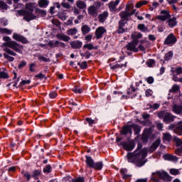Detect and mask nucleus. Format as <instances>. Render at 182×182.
<instances>
[{
  "label": "nucleus",
  "instance_id": "f257e3e1",
  "mask_svg": "<svg viewBox=\"0 0 182 182\" xmlns=\"http://www.w3.org/2000/svg\"><path fill=\"white\" fill-rule=\"evenodd\" d=\"M4 41V46H6L4 48V51L6 52L4 53V56L5 59H7L9 62H14L15 60V58L12 56H16L17 54L15 52H18V53H22L21 46L15 41H11V38L8 36H5L3 38ZM12 49V50H11ZM15 52H14V51ZM11 56H10V55Z\"/></svg>",
  "mask_w": 182,
  "mask_h": 182
},
{
  "label": "nucleus",
  "instance_id": "49530a36",
  "mask_svg": "<svg viewBox=\"0 0 182 182\" xmlns=\"http://www.w3.org/2000/svg\"><path fill=\"white\" fill-rule=\"evenodd\" d=\"M138 29L141 31V32H146L147 31V27L144 24H139Z\"/></svg>",
  "mask_w": 182,
  "mask_h": 182
},
{
  "label": "nucleus",
  "instance_id": "603ef678",
  "mask_svg": "<svg viewBox=\"0 0 182 182\" xmlns=\"http://www.w3.org/2000/svg\"><path fill=\"white\" fill-rule=\"evenodd\" d=\"M170 173L172 174V176H177L180 174V171L178 169L172 168L170 170Z\"/></svg>",
  "mask_w": 182,
  "mask_h": 182
},
{
  "label": "nucleus",
  "instance_id": "a18cd8bd",
  "mask_svg": "<svg viewBox=\"0 0 182 182\" xmlns=\"http://www.w3.org/2000/svg\"><path fill=\"white\" fill-rule=\"evenodd\" d=\"M68 35H76L77 33V29L76 28H70L67 31Z\"/></svg>",
  "mask_w": 182,
  "mask_h": 182
},
{
  "label": "nucleus",
  "instance_id": "13d9d810",
  "mask_svg": "<svg viewBox=\"0 0 182 182\" xmlns=\"http://www.w3.org/2000/svg\"><path fill=\"white\" fill-rule=\"evenodd\" d=\"M58 96V93H56V92H51L49 94V97L50 99H55V97H56Z\"/></svg>",
  "mask_w": 182,
  "mask_h": 182
},
{
  "label": "nucleus",
  "instance_id": "3c124183",
  "mask_svg": "<svg viewBox=\"0 0 182 182\" xmlns=\"http://www.w3.org/2000/svg\"><path fill=\"white\" fill-rule=\"evenodd\" d=\"M58 18L61 19V21H66V14L63 12L58 13Z\"/></svg>",
  "mask_w": 182,
  "mask_h": 182
},
{
  "label": "nucleus",
  "instance_id": "4be33fe9",
  "mask_svg": "<svg viewBox=\"0 0 182 182\" xmlns=\"http://www.w3.org/2000/svg\"><path fill=\"white\" fill-rule=\"evenodd\" d=\"M120 4L119 0H116L115 1H111L109 4V11H114L116 9V6Z\"/></svg>",
  "mask_w": 182,
  "mask_h": 182
},
{
  "label": "nucleus",
  "instance_id": "e2e57ef3",
  "mask_svg": "<svg viewBox=\"0 0 182 182\" xmlns=\"http://www.w3.org/2000/svg\"><path fill=\"white\" fill-rule=\"evenodd\" d=\"M145 95H146V97H150V96H151V95H153V91L151 90H147L145 92Z\"/></svg>",
  "mask_w": 182,
  "mask_h": 182
},
{
  "label": "nucleus",
  "instance_id": "5701e85b",
  "mask_svg": "<svg viewBox=\"0 0 182 182\" xmlns=\"http://www.w3.org/2000/svg\"><path fill=\"white\" fill-rule=\"evenodd\" d=\"M56 38L60 41H63L64 42H69V41H70V37L65 34H58Z\"/></svg>",
  "mask_w": 182,
  "mask_h": 182
},
{
  "label": "nucleus",
  "instance_id": "f03ea898",
  "mask_svg": "<svg viewBox=\"0 0 182 182\" xmlns=\"http://www.w3.org/2000/svg\"><path fill=\"white\" fill-rule=\"evenodd\" d=\"M141 144H138L136 151L127 155L129 162L135 163L137 167H141L146 164L144 159L147 156V148L141 149Z\"/></svg>",
  "mask_w": 182,
  "mask_h": 182
},
{
  "label": "nucleus",
  "instance_id": "c03bdc74",
  "mask_svg": "<svg viewBox=\"0 0 182 182\" xmlns=\"http://www.w3.org/2000/svg\"><path fill=\"white\" fill-rule=\"evenodd\" d=\"M147 4H149V2L147 1H139L135 6L136 8H141V6H143V5H147Z\"/></svg>",
  "mask_w": 182,
  "mask_h": 182
},
{
  "label": "nucleus",
  "instance_id": "dca6fc26",
  "mask_svg": "<svg viewBox=\"0 0 182 182\" xmlns=\"http://www.w3.org/2000/svg\"><path fill=\"white\" fill-rule=\"evenodd\" d=\"M122 146L124 149V150H127V151H132L133 149L135 147V144L134 141H130V142H123Z\"/></svg>",
  "mask_w": 182,
  "mask_h": 182
},
{
  "label": "nucleus",
  "instance_id": "2eb2a0df",
  "mask_svg": "<svg viewBox=\"0 0 182 182\" xmlns=\"http://www.w3.org/2000/svg\"><path fill=\"white\" fill-rule=\"evenodd\" d=\"M127 22H126L124 20H121L119 22V28H118V33H123L124 32H126L127 31V28H126V24Z\"/></svg>",
  "mask_w": 182,
  "mask_h": 182
},
{
  "label": "nucleus",
  "instance_id": "79ce46f5",
  "mask_svg": "<svg viewBox=\"0 0 182 182\" xmlns=\"http://www.w3.org/2000/svg\"><path fill=\"white\" fill-rule=\"evenodd\" d=\"M147 106L149 107V109H153L154 110H157V109H159V107H160V104H159V103H155L154 105L149 104Z\"/></svg>",
  "mask_w": 182,
  "mask_h": 182
},
{
  "label": "nucleus",
  "instance_id": "393cba45",
  "mask_svg": "<svg viewBox=\"0 0 182 182\" xmlns=\"http://www.w3.org/2000/svg\"><path fill=\"white\" fill-rule=\"evenodd\" d=\"M86 164L88 167H91V168H93V166L95 165V161H93V159L90 156H86Z\"/></svg>",
  "mask_w": 182,
  "mask_h": 182
},
{
  "label": "nucleus",
  "instance_id": "0e129e2a",
  "mask_svg": "<svg viewBox=\"0 0 182 182\" xmlns=\"http://www.w3.org/2000/svg\"><path fill=\"white\" fill-rule=\"evenodd\" d=\"M86 122H87L90 126H92L95 123V120L92 119L91 118H86Z\"/></svg>",
  "mask_w": 182,
  "mask_h": 182
},
{
  "label": "nucleus",
  "instance_id": "f704fd0d",
  "mask_svg": "<svg viewBox=\"0 0 182 182\" xmlns=\"http://www.w3.org/2000/svg\"><path fill=\"white\" fill-rule=\"evenodd\" d=\"M142 36L143 35L141 33H134L132 34V38L133 39V41H134V39L139 41L138 39H140V38H141Z\"/></svg>",
  "mask_w": 182,
  "mask_h": 182
},
{
  "label": "nucleus",
  "instance_id": "c85d7f7f",
  "mask_svg": "<svg viewBox=\"0 0 182 182\" xmlns=\"http://www.w3.org/2000/svg\"><path fill=\"white\" fill-rule=\"evenodd\" d=\"M171 139H173V136L168 133H164L162 140L164 141H171Z\"/></svg>",
  "mask_w": 182,
  "mask_h": 182
},
{
  "label": "nucleus",
  "instance_id": "37998d69",
  "mask_svg": "<svg viewBox=\"0 0 182 182\" xmlns=\"http://www.w3.org/2000/svg\"><path fill=\"white\" fill-rule=\"evenodd\" d=\"M78 66H80V69H87V62L83 61L82 63H77Z\"/></svg>",
  "mask_w": 182,
  "mask_h": 182
},
{
  "label": "nucleus",
  "instance_id": "bb28decb",
  "mask_svg": "<svg viewBox=\"0 0 182 182\" xmlns=\"http://www.w3.org/2000/svg\"><path fill=\"white\" fill-rule=\"evenodd\" d=\"M48 5H49V1L48 0H39L38 6L40 8H47Z\"/></svg>",
  "mask_w": 182,
  "mask_h": 182
},
{
  "label": "nucleus",
  "instance_id": "e433bc0d",
  "mask_svg": "<svg viewBox=\"0 0 182 182\" xmlns=\"http://www.w3.org/2000/svg\"><path fill=\"white\" fill-rule=\"evenodd\" d=\"M48 46H50V48H58V41H50L48 43Z\"/></svg>",
  "mask_w": 182,
  "mask_h": 182
},
{
  "label": "nucleus",
  "instance_id": "473e14b6",
  "mask_svg": "<svg viewBox=\"0 0 182 182\" xmlns=\"http://www.w3.org/2000/svg\"><path fill=\"white\" fill-rule=\"evenodd\" d=\"M35 8V4L28 3L26 4V11H29V12H33V9Z\"/></svg>",
  "mask_w": 182,
  "mask_h": 182
},
{
  "label": "nucleus",
  "instance_id": "09e8293b",
  "mask_svg": "<svg viewBox=\"0 0 182 182\" xmlns=\"http://www.w3.org/2000/svg\"><path fill=\"white\" fill-rule=\"evenodd\" d=\"M29 70L30 72L33 73V72H36V64L32 63L29 65Z\"/></svg>",
  "mask_w": 182,
  "mask_h": 182
},
{
  "label": "nucleus",
  "instance_id": "a211bd4d",
  "mask_svg": "<svg viewBox=\"0 0 182 182\" xmlns=\"http://www.w3.org/2000/svg\"><path fill=\"white\" fill-rule=\"evenodd\" d=\"M160 143H161V141L159 139H156L149 148V151L150 153H153V151H155V150L158 149L159 146H160Z\"/></svg>",
  "mask_w": 182,
  "mask_h": 182
},
{
  "label": "nucleus",
  "instance_id": "ddd939ff",
  "mask_svg": "<svg viewBox=\"0 0 182 182\" xmlns=\"http://www.w3.org/2000/svg\"><path fill=\"white\" fill-rule=\"evenodd\" d=\"M107 18H109V11H105L97 16V19L100 23H105L106 21H107Z\"/></svg>",
  "mask_w": 182,
  "mask_h": 182
},
{
  "label": "nucleus",
  "instance_id": "c9c22d12",
  "mask_svg": "<svg viewBox=\"0 0 182 182\" xmlns=\"http://www.w3.org/2000/svg\"><path fill=\"white\" fill-rule=\"evenodd\" d=\"M119 16L122 18V19H127V18L129 16V11H122L119 13Z\"/></svg>",
  "mask_w": 182,
  "mask_h": 182
},
{
  "label": "nucleus",
  "instance_id": "5fc2aeb1",
  "mask_svg": "<svg viewBox=\"0 0 182 182\" xmlns=\"http://www.w3.org/2000/svg\"><path fill=\"white\" fill-rule=\"evenodd\" d=\"M50 170H52V167L50 166V165H47L44 168L43 171L44 173H50Z\"/></svg>",
  "mask_w": 182,
  "mask_h": 182
},
{
  "label": "nucleus",
  "instance_id": "8fccbe9b",
  "mask_svg": "<svg viewBox=\"0 0 182 182\" xmlns=\"http://www.w3.org/2000/svg\"><path fill=\"white\" fill-rule=\"evenodd\" d=\"M0 9H8V5L2 0H0Z\"/></svg>",
  "mask_w": 182,
  "mask_h": 182
},
{
  "label": "nucleus",
  "instance_id": "2f4dec72",
  "mask_svg": "<svg viewBox=\"0 0 182 182\" xmlns=\"http://www.w3.org/2000/svg\"><path fill=\"white\" fill-rule=\"evenodd\" d=\"M132 129H134V132L135 133V134H139V133H140L141 129L140 128V126L136 124H133L131 125Z\"/></svg>",
  "mask_w": 182,
  "mask_h": 182
},
{
  "label": "nucleus",
  "instance_id": "f3484780",
  "mask_svg": "<svg viewBox=\"0 0 182 182\" xmlns=\"http://www.w3.org/2000/svg\"><path fill=\"white\" fill-rule=\"evenodd\" d=\"M166 23H168V26L169 28H174V26H177V18L171 17L166 21Z\"/></svg>",
  "mask_w": 182,
  "mask_h": 182
},
{
  "label": "nucleus",
  "instance_id": "1a4fd4ad",
  "mask_svg": "<svg viewBox=\"0 0 182 182\" xmlns=\"http://www.w3.org/2000/svg\"><path fill=\"white\" fill-rule=\"evenodd\" d=\"M20 13L24 16L23 19L27 22H30V21H33V19H36V16L32 14V11L23 10L20 11Z\"/></svg>",
  "mask_w": 182,
  "mask_h": 182
},
{
  "label": "nucleus",
  "instance_id": "6e6d98bb",
  "mask_svg": "<svg viewBox=\"0 0 182 182\" xmlns=\"http://www.w3.org/2000/svg\"><path fill=\"white\" fill-rule=\"evenodd\" d=\"M154 63H156V61L153 59H150L147 61V65L149 68H151Z\"/></svg>",
  "mask_w": 182,
  "mask_h": 182
},
{
  "label": "nucleus",
  "instance_id": "aec40b11",
  "mask_svg": "<svg viewBox=\"0 0 182 182\" xmlns=\"http://www.w3.org/2000/svg\"><path fill=\"white\" fill-rule=\"evenodd\" d=\"M83 45V43L80 41H74L70 43V46L73 49H80Z\"/></svg>",
  "mask_w": 182,
  "mask_h": 182
},
{
  "label": "nucleus",
  "instance_id": "20e7f679",
  "mask_svg": "<svg viewBox=\"0 0 182 182\" xmlns=\"http://www.w3.org/2000/svg\"><path fill=\"white\" fill-rule=\"evenodd\" d=\"M100 8V3L93 4L92 6H90L87 9L88 15H90V16H92L93 18L97 17L99 15V9Z\"/></svg>",
  "mask_w": 182,
  "mask_h": 182
},
{
  "label": "nucleus",
  "instance_id": "7ed1b4c3",
  "mask_svg": "<svg viewBox=\"0 0 182 182\" xmlns=\"http://www.w3.org/2000/svg\"><path fill=\"white\" fill-rule=\"evenodd\" d=\"M151 180L153 181H159V180H164L165 181H171V177L164 171H159L152 173Z\"/></svg>",
  "mask_w": 182,
  "mask_h": 182
},
{
  "label": "nucleus",
  "instance_id": "338daca9",
  "mask_svg": "<svg viewBox=\"0 0 182 182\" xmlns=\"http://www.w3.org/2000/svg\"><path fill=\"white\" fill-rule=\"evenodd\" d=\"M83 178H78L76 180H73V182H84Z\"/></svg>",
  "mask_w": 182,
  "mask_h": 182
},
{
  "label": "nucleus",
  "instance_id": "680f3d73",
  "mask_svg": "<svg viewBox=\"0 0 182 182\" xmlns=\"http://www.w3.org/2000/svg\"><path fill=\"white\" fill-rule=\"evenodd\" d=\"M24 66H26V61L22 60L18 65V69H22Z\"/></svg>",
  "mask_w": 182,
  "mask_h": 182
},
{
  "label": "nucleus",
  "instance_id": "a878e982",
  "mask_svg": "<svg viewBox=\"0 0 182 182\" xmlns=\"http://www.w3.org/2000/svg\"><path fill=\"white\" fill-rule=\"evenodd\" d=\"M171 72L173 73V75H181L182 68L181 67L176 68H171Z\"/></svg>",
  "mask_w": 182,
  "mask_h": 182
},
{
  "label": "nucleus",
  "instance_id": "6e6552de",
  "mask_svg": "<svg viewBox=\"0 0 182 182\" xmlns=\"http://www.w3.org/2000/svg\"><path fill=\"white\" fill-rule=\"evenodd\" d=\"M154 126L153 125L149 129H146L142 134L141 140L144 143H147L149 141V138L151 136V133H153V129Z\"/></svg>",
  "mask_w": 182,
  "mask_h": 182
},
{
  "label": "nucleus",
  "instance_id": "4c0bfd02",
  "mask_svg": "<svg viewBox=\"0 0 182 182\" xmlns=\"http://www.w3.org/2000/svg\"><path fill=\"white\" fill-rule=\"evenodd\" d=\"M178 90H180V86L177 85H173L171 89L169 90V92L173 93V92H178Z\"/></svg>",
  "mask_w": 182,
  "mask_h": 182
},
{
  "label": "nucleus",
  "instance_id": "72a5a7b5",
  "mask_svg": "<svg viewBox=\"0 0 182 182\" xmlns=\"http://www.w3.org/2000/svg\"><path fill=\"white\" fill-rule=\"evenodd\" d=\"M92 168H95V170H102V168H103V163L102 162L95 163L94 166H92Z\"/></svg>",
  "mask_w": 182,
  "mask_h": 182
},
{
  "label": "nucleus",
  "instance_id": "c756f323",
  "mask_svg": "<svg viewBox=\"0 0 182 182\" xmlns=\"http://www.w3.org/2000/svg\"><path fill=\"white\" fill-rule=\"evenodd\" d=\"M173 112H174V113H176V114H180V113H181L182 112V107L180 105H173Z\"/></svg>",
  "mask_w": 182,
  "mask_h": 182
},
{
  "label": "nucleus",
  "instance_id": "b1692460",
  "mask_svg": "<svg viewBox=\"0 0 182 182\" xmlns=\"http://www.w3.org/2000/svg\"><path fill=\"white\" fill-rule=\"evenodd\" d=\"M174 132L175 133H176V134H179V135L182 134V121L178 123V125L174 129Z\"/></svg>",
  "mask_w": 182,
  "mask_h": 182
},
{
  "label": "nucleus",
  "instance_id": "7c9ffc66",
  "mask_svg": "<svg viewBox=\"0 0 182 182\" xmlns=\"http://www.w3.org/2000/svg\"><path fill=\"white\" fill-rule=\"evenodd\" d=\"M81 31L82 33V35H86L87 33H89L90 32V27L87 25H84L81 28Z\"/></svg>",
  "mask_w": 182,
  "mask_h": 182
},
{
  "label": "nucleus",
  "instance_id": "69168bd1",
  "mask_svg": "<svg viewBox=\"0 0 182 182\" xmlns=\"http://www.w3.org/2000/svg\"><path fill=\"white\" fill-rule=\"evenodd\" d=\"M38 59L39 60H43V62H49V59L42 55H38Z\"/></svg>",
  "mask_w": 182,
  "mask_h": 182
},
{
  "label": "nucleus",
  "instance_id": "4d7b16f0",
  "mask_svg": "<svg viewBox=\"0 0 182 182\" xmlns=\"http://www.w3.org/2000/svg\"><path fill=\"white\" fill-rule=\"evenodd\" d=\"M61 6L63 8H65V9H69V8H70V4H69V3H68V2L61 3Z\"/></svg>",
  "mask_w": 182,
  "mask_h": 182
},
{
  "label": "nucleus",
  "instance_id": "774afa93",
  "mask_svg": "<svg viewBox=\"0 0 182 182\" xmlns=\"http://www.w3.org/2000/svg\"><path fill=\"white\" fill-rule=\"evenodd\" d=\"M135 182H147V178H139L137 179Z\"/></svg>",
  "mask_w": 182,
  "mask_h": 182
},
{
  "label": "nucleus",
  "instance_id": "39448f33",
  "mask_svg": "<svg viewBox=\"0 0 182 182\" xmlns=\"http://www.w3.org/2000/svg\"><path fill=\"white\" fill-rule=\"evenodd\" d=\"M158 116L159 119H164L165 123H171V122H174V116L170 112H161L159 113Z\"/></svg>",
  "mask_w": 182,
  "mask_h": 182
},
{
  "label": "nucleus",
  "instance_id": "052dcab7",
  "mask_svg": "<svg viewBox=\"0 0 182 182\" xmlns=\"http://www.w3.org/2000/svg\"><path fill=\"white\" fill-rule=\"evenodd\" d=\"M146 82L149 85H151L154 82V78H153V77H149L148 78H146Z\"/></svg>",
  "mask_w": 182,
  "mask_h": 182
},
{
  "label": "nucleus",
  "instance_id": "9d476101",
  "mask_svg": "<svg viewBox=\"0 0 182 182\" xmlns=\"http://www.w3.org/2000/svg\"><path fill=\"white\" fill-rule=\"evenodd\" d=\"M12 38L13 39H14V41H16L17 42H21V43H23V44L28 43V42L26 38L16 33H13Z\"/></svg>",
  "mask_w": 182,
  "mask_h": 182
},
{
  "label": "nucleus",
  "instance_id": "412c9836",
  "mask_svg": "<svg viewBox=\"0 0 182 182\" xmlns=\"http://www.w3.org/2000/svg\"><path fill=\"white\" fill-rule=\"evenodd\" d=\"M164 159L168 160V161H177L178 160L177 156L168 154L164 155Z\"/></svg>",
  "mask_w": 182,
  "mask_h": 182
},
{
  "label": "nucleus",
  "instance_id": "bf43d9fd",
  "mask_svg": "<svg viewBox=\"0 0 182 182\" xmlns=\"http://www.w3.org/2000/svg\"><path fill=\"white\" fill-rule=\"evenodd\" d=\"M57 48H66V45L65 44V43L58 41Z\"/></svg>",
  "mask_w": 182,
  "mask_h": 182
},
{
  "label": "nucleus",
  "instance_id": "a19ab883",
  "mask_svg": "<svg viewBox=\"0 0 182 182\" xmlns=\"http://www.w3.org/2000/svg\"><path fill=\"white\" fill-rule=\"evenodd\" d=\"M0 33H6V35H11L12 31L8 28H0Z\"/></svg>",
  "mask_w": 182,
  "mask_h": 182
},
{
  "label": "nucleus",
  "instance_id": "6ab92c4d",
  "mask_svg": "<svg viewBox=\"0 0 182 182\" xmlns=\"http://www.w3.org/2000/svg\"><path fill=\"white\" fill-rule=\"evenodd\" d=\"M122 134L126 135L129 133V134H132L133 132L132 131V125H125L122 127L121 130Z\"/></svg>",
  "mask_w": 182,
  "mask_h": 182
},
{
  "label": "nucleus",
  "instance_id": "423d86ee",
  "mask_svg": "<svg viewBox=\"0 0 182 182\" xmlns=\"http://www.w3.org/2000/svg\"><path fill=\"white\" fill-rule=\"evenodd\" d=\"M139 45V40L134 39L130 43H129L125 48L127 50H130L131 52H139V48L137 46Z\"/></svg>",
  "mask_w": 182,
  "mask_h": 182
},
{
  "label": "nucleus",
  "instance_id": "864d4df0",
  "mask_svg": "<svg viewBox=\"0 0 182 182\" xmlns=\"http://www.w3.org/2000/svg\"><path fill=\"white\" fill-rule=\"evenodd\" d=\"M9 77V75H8V73L5 72H0V78L1 79H8Z\"/></svg>",
  "mask_w": 182,
  "mask_h": 182
},
{
  "label": "nucleus",
  "instance_id": "9b49d317",
  "mask_svg": "<svg viewBox=\"0 0 182 182\" xmlns=\"http://www.w3.org/2000/svg\"><path fill=\"white\" fill-rule=\"evenodd\" d=\"M177 42V38L174 36V34H169L164 41L165 45H174Z\"/></svg>",
  "mask_w": 182,
  "mask_h": 182
},
{
  "label": "nucleus",
  "instance_id": "4468645a",
  "mask_svg": "<svg viewBox=\"0 0 182 182\" xmlns=\"http://www.w3.org/2000/svg\"><path fill=\"white\" fill-rule=\"evenodd\" d=\"M120 62H122L121 60H119L118 62H117L115 64H109V66L111 68V69H122L123 68H126L127 65V62L125 61L124 64V63H121Z\"/></svg>",
  "mask_w": 182,
  "mask_h": 182
},
{
  "label": "nucleus",
  "instance_id": "ea45409f",
  "mask_svg": "<svg viewBox=\"0 0 182 182\" xmlns=\"http://www.w3.org/2000/svg\"><path fill=\"white\" fill-rule=\"evenodd\" d=\"M173 51H168L167 53L164 55V60H170L171 58H173Z\"/></svg>",
  "mask_w": 182,
  "mask_h": 182
},
{
  "label": "nucleus",
  "instance_id": "de8ad7c7",
  "mask_svg": "<svg viewBox=\"0 0 182 182\" xmlns=\"http://www.w3.org/2000/svg\"><path fill=\"white\" fill-rule=\"evenodd\" d=\"M174 141L177 147H180V146H182V140L180 138H178V137L174 138Z\"/></svg>",
  "mask_w": 182,
  "mask_h": 182
},
{
  "label": "nucleus",
  "instance_id": "58836bf2",
  "mask_svg": "<svg viewBox=\"0 0 182 182\" xmlns=\"http://www.w3.org/2000/svg\"><path fill=\"white\" fill-rule=\"evenodd\" d=\"M83 49H88L89 50H93V49H96L95 46L92 43H87L83 46Z\"/></svg>",
  "mask_w": 182,
  "mask_h": 182
},
{
  "label": "nucleus",
  "instance_id": "0eeeda50",
  "mask_svg": "<svg viewBox=\"0 0 182 182\" xmlns=\"http://www.w3.org/2000/svg\"><path fill=\"white\" fill-rule=\"evenodd\" d=\"M160 14L161 15L156 16V19H159V21H162V22H164L171 18L170 11L167 10H161Z\"/></svg>",
  "mask_w": 182,
  "mask_h": 182
},
{
  "label": "nucleus",
  "instance_id": "cd10ccee",
  "mask_svg": "<svg viewBox=\"0 0 182 182\" xmlns=\"http://www.w3.org/2000/svg\"><path fill=\"white\" fill-rule=\"evenodd\" d=\"M76 6H77V8H79V9H85L86 3L82 1H77L76 2Z\"/></svg>",
  "mask_w": 182,
  "mask_h": 182
},
{
  "label": "nucleus",
  "instance_id": "f8f14e48",
  "mask_svg": "<svg viewBox=\"0 0 182 182\" xmlns=\"http://www.w3.org/2000/svg\"><path fill=\"white\" fill-rule=\"evenodd\" d=\"M106 28L103 26L98 27L95 31V38L96 39H100V38L103 37V35L106 33Z\"/></svg>",
  "mask_w": 182,
  "mask_h": 182
}]
</instances>
